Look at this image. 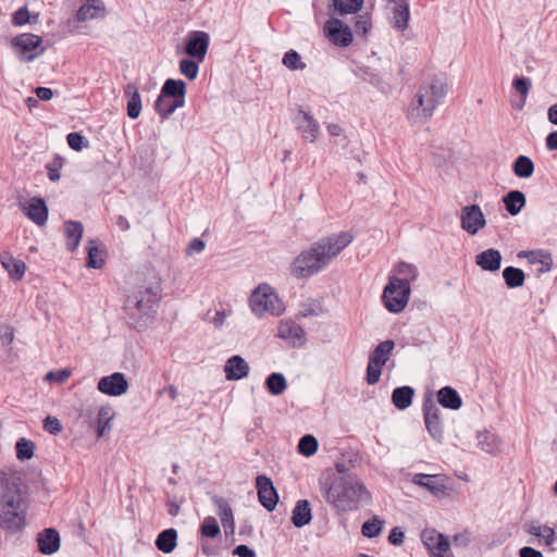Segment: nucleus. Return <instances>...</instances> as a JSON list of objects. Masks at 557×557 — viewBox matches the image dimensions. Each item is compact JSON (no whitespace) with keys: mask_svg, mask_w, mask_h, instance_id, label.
<instances>
[{"mask_svg":"<svg viewBox=\"0 0 557 557\" xmlns=\"http://www.w3.org/2000/svg\"><path fill=\"white\" fill-rule=\"evenodd\" d=\"M15 54L23 61H33L45 51L41 37L34 34H22L12 40Z\"/></svg>","mask_w":557,"mask_h":557,"instance_id":"10","label":"nucleus"},{"mask_svg":"<svg viewBox=\"0 0 557 557\" xmlns=\"http://www.w3.org/2000/svg\"><path fill=\"white\" fill-rule=\"evenodd\" d=\"M460 226L469 235H476L486 226V219L479 205L466 206L460 212Z\"/></svg>","mask_w":557,"mask_h":557,"instance_id":"11","label":"nucleus"},{"mask_svg":"<svg viewBox=\"0 0 557 557\" xmlns=\"http://www.w3.org/2000/svg\"><path fill=\"white\" fill-rule=\"evenodd\" d=\"M87 267L91 269H100L104 263L103 251L97 245V240L90 239L87 243Z\"/></svg>","mask_w":557,"mask_h":557,"instance_id":"43","label":"nucleus"},{"mask_svg":"<svg viewBox=\"0 0 557 557\" xmlns=\"http://www.w3.org/2000/svg\"><path fill=\"white\" fill-rule=\"evenodd\" d=\"M14 339V330L10 325L0 326V345L8 346Z\"/></svg>","mask_w":557,"mask_h":557,"instance_id":"58","label":"nucleus"},{"mask_svg":"<svg viewBox=\"0 0 557 557\" xmlns=\"http://www.w3.org/2000/svg\"><path fill=\"white\" fill-rule=\"evenodd\" d=\"M312 519L311 506L307 499H300L296 503L293 512L292 521L297 528H302L310 523Z\"/></svg>","mask_w":557,"mask_h":557,"instance_id":"30","label":"nucleus"},{"mask_svg":"<svg viewBox=\"0 0 557 557\" xmlns=\"http://www.w3.org/2000/svg\"><path fill=\"white\" fill-rule=\"evenodd\" d=\"M208 39L209 36L205 32L194 30L188 33L186 37V53L202 62L206 57L207 48H208Z\"/></svg>","mask_w":557,"mask_h":557,"instance_id":"17","label":"nucleus"},{"mask_svg":"<svg viewBox=\"0 0 557 557\" xmlns=\"http://www.w3.org/2000/svg\"><path fill=\"white\" fill-rule=\"evenodd\" d=\"M3 268L8 271L13 280H21L25 273L26 265L22 260L15 259L11 256H3L1 259Z\"/></svg>","mask_w":557,"mask_h":557,"instance_id":"42","label":"nucleus"},{"mask_svg":"<svg viewBox=\"0 0 557 557\" xmlns=\"http://www.w3.org/2000/svg\"><path fill=\"white\" fill-rule=\"evenodd\" d=\"M215 504L218 506V515L220 517L222 527L226 534H233L235 531V521L233 511L227 502L223 498L215 499Z\"/></svg>","mask_w":557,"mask_h":557,"instance_id":"31","label":"nucleus"},{"mask_svg":"<svg viewBox=\"0 0 557 557\" xmlns=\"http://www.w3.org/2000/svg\"><path fill=\"white\" fill-rule=\"evenodd\" d=\"M159 298L160 285L158 282L135 286L124 302L128 323L134 327L140 326L144 319L150 318L156 312Z\"/></svg>","mask_w":557,"mask_h":557,"instance_id":"3","label":"nucleus"},{"mask_svg":"<svg viewBox=\"0 0 557 557\" xmlns=\"http://www.w3.org/2000/svg\"><path fill=\"white\" fill-rule=\"evenodd\" d=\"M294 123L301 139L308 143H314L318 139L320 126L310 113L299 110L294 117Z\"/></svg>","mask_w":557,"mask_h":557,"instance_id":"12","label":"nucleus"},{"mask_svg":"<svg viewBox=\"0 0 557 557\" xmlns=\"http://www.w3.org/2000/svg\"><path fill=\"white\" fill-rule=\"evenodd\" d=\"M512 171L520 178H529L534 172V163L529 157L519 156L512 164Z\"/></svg>","mask_w":557,"mask_h":557,"instance_id":"44","label":"nucleus"},{"mask_svg":"<svg viewBox=\"0 0 557 557\" xmlns=\"http://www.w3.org/2000/svg\"><path fill=\"white\" fill-rule=\"evenodd\" d=\"M22 480V473L15 469L4 468L0 470L1 495H21Z\"/></svg>","mask_w":557,"mask_h":557,"instance_id":"18","label":"nucleus"},{"mask_svg":"<svg viewBox=\"0 0 557 557\" xmlns=\"http://www.w3.org/2000/svg\"><path fill=\"white\" fill-rule=\"evenodd\" d=\"M475 263L484 271L496 272L502 265V253L497 249L488 248L475 256Z\"/></svg>","mask_w":557,"mask_h":557,"instance_id":"24","label":"nucleus"},{"mask_svg":"<svg viewBox=\"0 0 557 557\" xmlns=\"http://www.w3.org/2000/svg\"><path fill=\"white\" fill-rule=\"evenodd\" d=\"M318 441L313 435H305L300 438L298 443V451L299 454L310 457L314 455L318 450Z\"/></svg>","mask_w":557,"mask_h":557,"instance_id":"50","label":"nucleus"},{"mask_svg":"<svg viewBox=\"0 0 557 557\" xmlns=\"http://www.w3.org/2000/svg\"><path fill=\"white\" fill-rule=\"evenodd\" d=\"M38 549L44 555H52L60 548V535L55 529H45L37 537Z\"/></svg>","mask_w":557,"mask_h":557,"instance_id":"22","label":"nucleus"},{"mask_svg":"<svg viewBox=\"0 0 557 557\" xmlns=\"http://www.w3.org/2000/svg\"><path fill=\"white\" fill-rule=\"evenodd\" d=\"M278 336L293 346H301L305 341V331L290 320H282L277 329Z\"/></svg>","mask_w":557,"mask_h":557,"instance_id":"19","label":"nucleus"},{"mask_svg":"<svg viewBox=\"0 0 557 557\" xmlns=\"http://www.w3.org/2000/svg\"><path fill=\"white\" fill-rule=\"evenodd\" d=\"M44 429L50 434L55 435L61 432L62 426L59 419L49 416L44 421Z\"/></svg>","mask_w":557,"mask_h":557,"instance_id":"59","label":"nucleus"},{"mask_svg":"<svg viewBox=\"0 0 557 557\" xmlns=\"http://www.w3.org/2000/svg\"><path fill=\"white\" fill-rule=\"evenodd\" d=\"M352 242L349 232H339L314 242L311 247L325 268Z\"/></svg>","mask_w":557,"mask_h":557,"instance_id":"6","label":"nucleus"},{"mask_svg":"<svg viewBox=\"0 0 557 557\" xmlns=\"http://www.w3.org/2000/svg\"><path fill=\"white\" fill-rule=\"evenodd\" d=\"M476 440L478 446L487 454L496 455L502 449V440L490 431L479 432Z\"/></svg>","mask_w":557,"mask_h":557,"instance_id":"29","label":"nucleus"},{"mask_svg":"<svg viewBox=\"0 0 557 557\" xmlns=\"http://www.w3.org/2000/svg\"><path fill=\"white\" fill-rule=\"evenodd\" d=\"M224 372L227 380H242L248 375L249 366L243 357L233 356L226 361Z\"/></svg>","mask_w":557,"mask_h":557,"instance_id":"25","label":"nucleus"},{"mask_svg":"<svg viewBox=\"0 0 557 557\" xmlns=\"http://www.w3.org/2000/svg\"><path fill=\"white\" fill-rule=\"evenodd\" d=\"M503 277L509 288L522 286L525 280L524 272L521 269L515 267L505 268L503 271Z\"/></svg>","mask_w":557,"mask_h":557,"instance_id":"46","label":"nucleus"},{"mask_svg":"<svg viewBox=\"0 0 557 557\" xmlns=\"http://www.w3.org/2000/svg\"><path fill=\"white\" fill-rule=\"evenodd\" d=\"M383 524L384 521L375 516L362 524L361 533L366 537H375L382 532Z\"/></svg>","mask_w":557,"mask_h":557,"instance_id":"51","label":"nucleus"},{"mask_svg":"<svg viewBox=\"0 0 557 557\" xmlns=\"http://www.w3.org/2000/svg\"><path fill=\"white\" fill-rule=\"evenodd\" d=\"M71 376V371L62 369L58 371H50L46 374L45 380L49 382L64 383Z\"/></svg>","mask_w":557,"mask_h":557,"instance_id":"56","label":"nucleus"},{"mask_svg":"<svg viewBox=\"0 0 557 557\" xmlns=\"http://www.w3.org/2000/svg\"><path fill=\"white\" fill-rule=\"evenodd\" d=\"M395 272L397 273L396 280L401 284L406 283L408 286H410L411 282L417 280L419 274L418 269L413 264L407 262H399L395 268Z\"/></svg>","mask_w":557,"mask_h":557,"instance_id":"45","label":"nucleus"},{"mask_svg":"<svg viewBox=\"0 0 557 557\" xmlns=\"http://www.w3.org/2000/svg\"><path fill=\"white\" fill-rule=\"evenodd\" d=\"M325 36L336 46L347 47L352 42V33L346 24L337 18H331L324 25Z\"/></svg>","mask_w":557,"mask_h":557,"instance_id":"14","label":"nucleus"},{"mask_svg":"<svg viewBox=\"0 0 557 557\" xmlns=\"http://www.w3.org/2000/svg\"><path fill=\"white\" fill-rule=\"evenodd\" d=\"M160 94L185 102L186 84L182 79L169 78L164 82Z\"/></svg>","mask_w":557,"mask_h":557,"instance_id":"38","label":"nucleus"},{"mask_svg":"<svg viewBox=\"0 0 557 557\" xmlns=\"http://www.w3.org/2000/svg\"><path fill=\"white\" fill-rule=\"evenodd\" d=\"M421 541L432 557H445L450 547L448 537L434 529H426L421 533Z\"/></svg>","mask_w":557,"mask_h":557,"instance_id":"13","label":"nucleus"},{"mask_svg":"<svg viewBox=\"0 0 557 557\" xmlns=\"http://www.w3.org/2000/svg\"><path fill=\"white\" fill-rule=\"evenodd\" d=\"M177 545V532L175 529H166L159 533L156 546L164 554L172 553Z\"/></svg>","mask_w":557,"mask_h":557,"instance_id":"37","label":"nucleus"},{"mask_svg":"<svg viewBox=\"0 0 557 557\" xmlns=\"http://www.w3.org/2000/svg\"><path fill=\"white\" fill-rule=\"evenodd\" d=\"M527 532L535 537H539L544 545L550 547L556 541V532L548 525L539 523H530L527 527Z\"/></svg>","mask_w":557,"mask_h":557,"instance_id":"35","label":"nucleus"},{"mask_svg":"<svg viewBox=\"0 0 557 557\" xmlns=\"http://www.w3.org/2000/svg\"><path fill=\"white\" fill-rule=\"evenodd\" d=\"M410 293V286L401 284L396 280V275H392L383 290L382 300L389 312L398 313L408 305Z\"/></svg>","mask_w":557,"mask_h":557,"instance_id":"7","label":"nucleus"},{"mask_svg":"<svg viewBox=\"0 0 557 557\" xmlns=\"http://www.w3.org/2000/svg\"><path fill=\"white\" fill-rule=\"evenodd\" d=\"M324 497L329 504L344 512L357 510L371 502V494L364 484L351 474L335 479Z\"/></svg>","mask_w":557,"mask_h":557,"instance_id":"2","label":"nucleus"},{"mask_svg":"<svg viewBox=\"0 0 557 557\" xmlns=\"http://www.w3.org/2000/svg\"><path fill=\"white\" fill-rule=\"evenodd\" d=\"M518 257H527L529 262L532 264H540V272L545 273L549 272L553 267V258L552 255L545 250H533V251H521L518 253Z\"/></svg>","mask_w":557,"mask_h":557,"instance_id":"28","label":"nucleus"},{"mask_svg":"<svg viewBox=\"0 0 557 557\" xmlns=\"http://www.w3.org/2000/svg\"><path fill=\"white\" fill-rule=\"evenodd\" d=\"M395 347V343L391 339L381 342L369 356L367 367V383L376 384L380 381L382 369L386 364L389 356Z\"/></svg>","mask_w":557,"mask_h":557,"instance_id":"9","label":"nucleus"},{"mask_svg":"<svg viewBox=\"0 0 557 557\" xmlns=\"http://www.w3.org/2000/svg\"><path fill=\"white\" fill-rule=\"evenodd\" d=\"M409 16V5L405 0H401L400 2L396 3L393 8L391 23L396 29L404 30L408 26Z\"/></svg>","mask_w":557,"mask_h":557,"instance_id":"34","label":"nucleus"},{"mask_svg":"<svg viewBox=\"0 0 557 557\" xmlns=\"http://www.w3.org/2000/svg\"><path fill=\"white\" fill-rule=\"evenodd\" d=\"M282 63L290 71H302L306 69V63L295 50L287 51L282 59Z\"/></svg>","mask_w":557,"mask_h":557,"instance_id":"49","label":"nucleus"},{"mask_svg":"<svg viewBox=\"0 0 557 557\" xmlns=\"http://www.w3.org/2000/svg\"><path fill=\"white\" fill-rule=\"evenodd\" d=\"M97 388L104 395L117 397L124 395L127 392L128 382L123 373L114 372L110 375L101 377L98 381Z\"/></svg>","mask_w":557,"mask_h":557,"instance_id":"15","label":"nucleus"},{"mask_svg":"<svg viewBox=\"0 0 557 557\" xmlns=\"http://www.w3.org/2000/svg\"><path fill=\"white\" fill-rule=\"evenodd\" d=\"M13 22L16 25H24L29 22V12L26 8L18 9L13 15Z\"/></svg>","mask_w":557,"mask_h":557,"instance_id":"62","label":"nucleus"},{"mask_svg":"<svg viewBox=\"0 0 557 557\" xmlns=\"http://www.w3.org/2000/svg\"><path fill=\"white\" fill-rule=\"evenodd\" d=\"M233 313V309L230 305L225 307H221L220 309L215 310V314L212 319V322L216 329H221L225 322L226 319Z\"/></svg>","mask_w":557,"mask_h":557,"instance_id":"54","label":"nucleus"},{"mask_svg":"<svg viewBox=\"0 0 557 557\" xmlns=\"http://www.w3.org/2000/svg\"><path fill=\"white\" fill-rule=\"evenodd\" d=\"M265 386L269 393L274 396H278L287 388V382L282 373H272L267 377Z\"/></svg>","mask_w":557,"mask_h":557,"instance_id":"47","label":"nucleus"},{"mask_svg":"<svg viewBox=\"0 0 557 557\" xmlns=\"http://www.w3.org/2000/svg\"><path fill=\"white\" fill-rule=\"evenodd\" d=\"M84 227L78 221H65L64 222V234L66 237V248L70 251H74L79 246L83 237Z\"/></svg>","mask_w":557,"mask_h":557,"instance_id":"26","label":"nucleus"},{"mask_svg":"<svg viewBox=\"0 0 557 557\" xmlns=\"http://www.w3.org/2000/svg\"><path fill=\"white\" fill-rule=\"evenodd\" d=\"M249 306L257 317H262L264 313L281 315L285 311L282 300L268 284L259 285L251 293Z\"/></svg>","mask_w":557,"mask_h":557,"instance_id":"5","label":"nucleus"},{"mask_svg":"<svg viewBox=\"0 0 557 557\" xmlns=\"http://www.w3.org/2000/svg\"><path fill=\"white\" fill-rule=\"evenodd\" d=\"M334 10L341 14H351L359 11L363 4V0H332Z\"/></svg>","mask_w":557,"mask_h":557,"instance_id":"48","label":"nucleus"},{"mask_svg":"<svg viewBox=\"0 0 557 557\" xmlns=\"http://www.w3.org/2000/svg\"><path fill=\"white\" fill-rule=\"evenodd\" d=\"M513 87L519 94H521L525 98L531 88V81L527 77L516 78L513 81Z\"/></svg>","mask_w":557,"mask_h":557,"instance_id":"60","label":"nucleus"},{"mask_svg":"<svg viewBox=\"0 0 557 557\" xmlns=\"http://www.w3.org/2000/svg\"><path fill=\"white\" fill-rule=\"evenodd\" d=\"M205 248H206V243L202 239L194 238L188 245L187 252L189 255L199 253V252L203 251Z\"/></svg>","mask_w":557,"mask_h":557,"instance_id":"63","label":"nucleus"},{"mask_svg":"<svg viewBox=\"0 0 557 557\" xmlns=\"http://www.w3.org/2000/svg\"><path fill=\"white\" fill-rule=\"evenodd\" d=\"M125 96L127 97V115L131 119H137L141 112V98L137 87L128 84L125 87Z\"/></svg>","mask_w":557,"mask_h":557,"instance_id":"32","label":"nucleus"},{"mask_svg":"<svg viewBox=\"0 0 557 557\" xmlns=\"http://www.w3.org/2000/svg\"><path fill=\"white\" fill-rule=\"evenodd\" d=\"M183 106L184 101L160 94L154 102V110L162 120H165Z\"/></svg>","mask_w":557,"mask_h":557,"instance_id":"27","label":"nucleus"},{"mask_svg":"<svg viewBox=\"0 0 557 557\" xmlns=\"http://www.w3.org/2000/svg\"><path fill=\"white\" fill-rule=\"evenodd\" d=\"M233 553H234V555H236L238 557H255L256 556L255 552L247 545H238L234 549Z\"/></svg>","mask_w":557,"mask_h":557,"instance_id":"64","label":"nucleus"},{"mask_svg":"<svg viewBox=\"0 0 557 557\" xmlns=\"http://www.w3.org/2000/svg\"><path fill=\"white\" fill-rule=\"evenodd\" d=\"M424 421L430 435L434 440L441 441L443 437V425L440 420V410L432 403L424 405Z\"/></svg>","mask_w":557,"mask_h":557,"instance_id":"21","label":"nucleus"},{"mask_svg":"<svg viewBox=\"0 0 557 557\" xmlns=\"http://www.w3.org/2000/svg\"><path fill=\"white\" fill-rule=\"evenodd\" d=\"M26 505L22 495L0 496V527L11 531H20L26 521Z\"/></svg>","mask_w":557,"mask_h":557,"instance_id":"4","label":"nucleus"},{"mask_svg":"<svg viewBox=\"0 0 557 557\" xmlns=\"http://www.w3.org/2000/svg\"><path fill=\"white\" fill-rule=\"evenodd\" d=\"M103 11L104 7L101 0L88 1L78 9L76 18L78 22H86L101 16Z\"/></svg>","mask_w":557,"mask_h":557,"instance_id":"36","label":"nucleus"},{"mask_svg":"<svg viewBox=\"0 0 557 557\" xmlns=\"http://www.w3.org/2000/svg\"><path fill=\"white\" fill-rule=\"evenodd\" d=\"M67 145L75 151H81L84 147L88 146L86 138L79 133H70L66 136Z\"/></svg>","mask_w":557,"mask_h":557,"instance_id":"55","label":"nucleus"},{"mask_svg":"<svg viewBox=\"0 0 557 557\" xmlns=\"http://www.w3.org/2000/svg\"><path fill=\"white\" fill-rule=\"evenodd\" d=\"M24 214L37 225H45L48 219V208L44 199L34 197L22 206Z\"/></svg>","mask_w":557,"mask_h":557,"instance_id":"20","label":"nucleus"},{"mask_svg":"<svg viewBox=\"0 0 557 557\" xmlns=\"http://www.w3.org/2000/svg\"><path fill=\"white\" fill-rule=\"evenodd\" d=\"M256 485L261 505L269 511L274 510L278 502V495L271 479L265 475H258Z\"/></svg>","mask_w":557,"mask_h":557,"instance_id":"16","label":"nucleus"},{"mask_svg":"<svg viewBox=\"0 0 557 557\" xmlns=\"http://www.w3.org/2000/svg\"><path fill=\"white\" fill-rule=\"evenodd\" d=\"M437 400L443 407L451 410H458L462 405L459 394L450 386L442 387L438 391Z\"/></svg>","mask_w":557,"mask_h":557,"instance_id":"33","label":"nucleus"},{"mask_svg":"<svg viewBox=\"0 0 557 557\" xmlns=\"http://www.w3.org/2000/svg\"><path fill=\"white\" fill-rule=\"evenodd\" d=\"M503 201L506 210L511 215H517L525 206V196L520 190H511L504 197Z\"/></svg>","mask_w":557,"mask_h":557,"instance_id":"40","label":"nucleus"},{"mask_svg":"<svg viewBox=\"0 0 557 557\" xmlns=\"http://www.w3.org/2000/svg\"><path fill=\"white\" fill-rule=\"evenodd\" d=\"M413 388L410 386L397 387L393 391L392 401L400 410L408 408L412 403Z\"/></svg>","mask_w":557,"mask_h":557,"instance_id":"41","label":"nucleus"},{"mask_svg":"<svg viewBox=\"0 0 557 557\" xmlns=\"http://www.w3.org/2000/svg\"><path fill=\"white\" fill-rule=\"evenodd\" d=\"M181 504H182V500H178L174 496L173 497L169 496L168 502H166L168 513L172 517H176L180 513Z\"/></svg>","mask_w":557,"mask_h":557,"instance_id":"61","label":"nucleus"},{"mask_svg":"<svg viewBox=\"0 0 557 557\" xmlns=\"http://www.w3.org/2000/svg\"><path fill=\"white\" fill-rule=\"evenodd\" d=\"M447 91L448 84L445 76L432 75L425 78L408 106L406 112L408 122L413 126L428 123Z\"/></svg>","mask_w":557,"mask_h":557,"instance_id":"1","label":"nucleus"},{"mask_svg":"<svg viewBox=\"0 0 557 557\" xmlns=\"http://www.w3.org/2000/svg\"><path fill=\"white\" fill-rule=\"evenodd\" d=\"M15 449L18 460H28L34 456L35 445L32 441L22 437L16 442Z\"/></svg>","mask_w":557,"mask_h":557,"instance_id":"52","label":"nucleus"},{"mask_svg":"<svg viewBox=\"0 0 557 557\" xmlns=\"http://www.w3.org/2000/svg\"><path fill=\"white\" fill-rule=\"evenodd\" d=\"M326 269L313 248L302 250L290 264V274L296 278H308Z\"/></svg>","mask_w":557,"mask_h":557,"instance_id":"8","label":"nucleus"},{"mask_svg":"<svg viewBox=\"0 0 557 557\" xmlns=\"http://www.w3.org/2000/svg\"><path fill=\"white\" fill-rule=\"evenodd\" d=\"M371 28L370 17L368 15H359L355 24V30L357 34L366 36Z\"/></svg>","mask_w":557,"mask_h":557,"instance_id":"57","label":"nucleus"},{"mask_svg":"<svg viewBox=\"0 0 557 557\" xmlns=\"http://www.w3.org/2000/svg\"><path fill=\"white\" fill-rule=\"evenodd\" d=\"M198 60H189V59H183L180 62V71L181 73L186 76L189 79H194L197 77L198 74Z\"/></svg>","mask_w":557,"mask_h":557,"instance_id":"53","label":"nucleus"},{"mask_svg":"<svg viewBox=\"0 0 557 557\" xmlns=\"http://www.w3.org/2000/svg\"><path fill=\"white\" fill-rule=\"evenodd\" d=\"M412 482L429 490L435 496L446 494L447 488L444 484V479L438 475L418 473L414 474Z\"/></svg>","mask_w":557,"mask_h":557,"instance_id":"23","label":"nucleus"},{"mask_svg":"<svg viewBox=\"0 0 557 557\" xmlns=\"http://www.w3.org/2000/svg\"><path fill=\"white\" fill-rule=\"evenodd\" d=\"M114 418V411L110 406H102L98 410L95 422L97 436L102 437L111 429V421Z\"/></svg>","mask_w":557,"mask_h":557,"instance_id":"39","label":"nucleus"}]
</instances>
